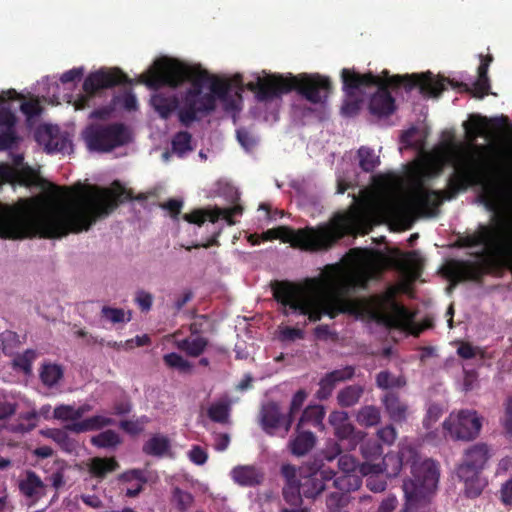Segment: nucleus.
Segmentation results:
<instances>
[{"instance_id": "obj_1", "label": "nucleus", "mask_w": 512, "mask_h": 512, "mask_svg": "<svg viewBox=\"0 0 512 512\" xmlns=\"http://www.w3.org/2000/svg\"><path fill=\"white\" fill-rule=\"evenodd\" d=\"M51 192L65 200L51 207L39 197L21 198L12 205L0 203V238L58 239L69 233L87 231L119 204L133 199L132 192L118 181H114L111 188L81 183L71 187L51 184Z\"/></svg>"}, {"instance_id": "obj_2", "label": "nucleus", "mask_w": 512, "mask_h": 512, "mask_svg": "<svg viewBox=\"0 0 512 512\" xmlns=\"http://www.w3.org/2000/svg\"><path fill=\"white\" fill-rule=\"evenodd\" d=\"M491 123L497 127L508 126L512 131V124H509L507 116L488 119L478 114L470 115L469 120L463 123V127L467 139L472 142L470 147L473 152L466 150L457 157L446 190H429L423 185L415 189L413 202L418 209L430 215L444 200H451L473 186L481 187L478 199L491 212H497L503 201L512 195V163L497 165L493 169V175L484 178L474 157V152L483 153L488 149V146H478L473 142L488 132Z\"/></svg>"}, {"instance_id": "obj_3", "label": "nucleus", "mask_w": 512, "mask_h": 512, "mask_svg": "<svg viewBox=\"0 0 512 512\" xmlns=\"http://www.w3.org/2000/svg\"><path fill=\"white\" fill-rule=\"evenodd\" d=\"M371 278L372 270L368 266L343 272L338 265H327L319 277L307 279L304 286L280 281L272 285V291L285 316L292 311L317 322L323 316L334 319L339 314L359 315L360 303L346 295L356 288L365 289Z\"/></svg>"}, {"instance_id": "obj_4", "label": "nucleus", "mask_w": 512, "mask_h": 512, "mask_svg": "<svg viewBox=\"0 0 512 512\" xmlns=\"http://www.w3.org/2000/svg\"><path fill=\"white\" fill-rule=\"evenodd\" d=\"M154 68L141 78V82L151 89L156 90L162 86L176 89L185 82L191 84L182 94V107L178 113L179 121L187 127L200 117L212 113L216 109L217 100L225 101L233 86L241 92L244 90L242 76L239 74L230 80L222 79L211 75L200 65L178 60H158Z\"/></svg>"}, {"instance_id": "obj_5", "label": "nucleus", "mask_w": 512, "mask_h": 512, "mask_svg": "<svg viewBox=\"0 0 512 512\" xmlns=\"http://www.w3.org/2000/svg\"><path fill=\"white\" fill-rule=\"evenodd\" d=\"M341 80L343 91L349 96H354L361 89L376 86L377 91L369 101V111L379 118L388 117L396 110L395 98L389 92V87L394 89L404 87L409 91L417 87L421 94L429 97H438L444 91V83L436 81L431 72L421 75L390 76L389 72L384 70L382 76H377L372 72L360 74L353 69L343 68Z\"/></svg>"}, {"instance_id": "obj_6", "label": "nucleus", "mask_w": 512, "mask_h": 512, "mask_svg": "<svg viewBox=\"0 0 512 512\" xmlns=\"http://www.w3.org/2000/svg\"><path fill=\"white\" fill-rule=\"evenodd\" d=\"M333 89L329 77L318 73H301L282 75L266 73L255 75L253 81L247 83V90L254 93L258 102H271L292 91L312 104L324 103Z\"/></svg>"}, {"instance_id": "obj_7", "label": "nucleus", "mask_w": 512, "mask_h": 512, "mask_svg": "<svg viewBox=\"0 0 512 512\" xmlns=\"http://www.w3.org/2000/svg\"><path fill=\"white\" fill-rule=\"evenodd\" d=\"M399 462L401 466H409L411 473V477L403 481L405 502L401 512H430L439 483V463L430 458L421 460L411 446L400 449Z\"/></svg>"}, {"instance_id": "obj_8", "label": "nucleus", "mask_w": 512, "mask_h": 512, "mask_svg": "<svg viewBox=\"0 0 512 512\" xmlns=\"http://www.w3.org/2000/svg\"><path fill=\"white\" fill-rule=\"evenodd\" d=\"M347 231L346 222L343 216H337L328 223L319 224L315 227L306 226L294 230L289 227L280 226L264 231L262 239L265 241L281 239L288 242L292 247L307 252L328 251L344 237Z\"/></svg>"}, {"instance_id": "obj_9", "label": "nucleus", "mask_w": 512, "mask_h": 512, "mask_svg": "<svg viewBox=\"0 0 512 512\" xmlns=\"http://www.w3.org/2000/svg\"><path fill=\"white\" fill-rule=\"evenodd\" d=\"M370 318L388 327L407 329L414 321V313L395 300V291L389 289L382 295L371 297L366 304Z\"/></svg>"}, {"instance_id": "obj_10", "label": "nucleus", "mask_w": 512, "mask_h": 512, "mask_svg": "<svg viewBox=\"0 0 512 512\" xmlns=\"http://www.w3.org/2000/svg\"><path fill=\"white\" fill-rule=\"evenodd\" d=\"M489 457L488 446L484 443L474 444L465 451L463 460L456 469V474L459 480L465 484L466 497L473 499L482 493L485 482L480 474Z\"/></svg>"}, {"instance_id": "obj_11", "label": "nucleus", "mask_w": 512, "mask_h": 512, "mask_svg": "<svg viewBox=\"0 0 512 512\" xmlns=\"http://www.w3.org/2000/svg\"><path fill=\"white\" fill-rule=\"evenodd\" d=\"M82 137L90 151L101 153L110 152L130 140L128 130L122 123H92L84 129Z\"/></svg>"}, {"instance_id": "obj_12", "label": "nucleus", "mask_w": 512, "mask_h": 512, "mask_svg": "<svg viewBox=\"0 0 512 512\" xmlns=\"http://www.w3.org/2000/svg\"><path fill=\"white\" fill-rule=\"evenodd\" d=\"M126 83H130V80L119 68H101L90 73L83 82L85 94L79 95L74 102L75 109L83 110L89 107L90 100L99 91Z\"/></svg>"}, {"instance_id": "obj_13", "label": "nucleus", "mask_w": 512, "mask_h": 512, "mask_svg": "<svg viewBox=\"0 0 512 512\" xmlns=\"http://www.w3.org/2000/svg\"><path fill=\"white\" fill-rule=\"evenodd\" d=\"M451 437L458 440H473L481 430L482 422L475 410H461L457 415L451 414L443 423Z\"/></svg>"}, {"instance_id": "obj_14", "label": "nucleus", "mask_w": 512, "mask_h": 512, "mask_svg": "<svg viewBox=\"0 0 512 512\" xmlns=\"http://www.w3.org/2000/svg\"><path fill=\"white\" fill-rule=\"evenodd\" d=\"M259 423L266 434L274 436L278 430L282 429L285 436L290 431L293 421L291 416L282 412L278 403L270 401L262 405Z\"/></svg>"}, {"instance_id": "obj_15", "label": "nucleus", "mask_w": 512, "mask_h": 512, "mask_svg": "<svg viewBox=\"0 0 512 512\" xmlns=\"http://www.w3.org/2000/svg\"><path fill=\"white\" fill-rule=\"evenodd\" d=\"M243 207L241 205H234L228 208L214 207L213 209H195L190 213L182 216L183 220L190 223L202 226L207 220L211 223H216L219 219H223L228 225H234L235 216L242 215Z\"/></svg>"}, {"instance_id": "obj_16", "label": "nucleus", "mask_w": 512, "mask_h": 512, "mask_svg": "<svg viewBox=\"0 0 512 512\" xmlns=\"http://www.w3.org/2000/svg\"><path fill=\"white\" fill-rule=\"evenodd\" d=\"M493 61L492 55L481 56V62L478 67V78L473 83V88L463 82H455L454 80L446 78H438L436 81H442L444 83V90H446V83L450 84L453 88L459 89L460 91L469 92L476 98H483L489 94L490 91V80L488 77V70L491 62Z\"/></svg>"}, {"instance_id": "obj_17", "label": "nucleus", "mask_w": 512, "mask_h": 512, "mask_svg": "<svg viewBox=\"0 0 512 512\" xmlns=\"http://www.w3.org/2000/svg\"><path fill=\"white\" fill-rule=\"evenodd\" d=\"M487 267L482 263L451 260L445 266V274L455 282L480 281L487 274Z\"/></svg>"}, {"instance_id": "obj_18", "label": "nucleus", "mask_w": 512, "mask_h": 512, "mask_svg": "<svg viewBox=\"0 0 512 512\" xmlns=\"http://www.w3.org/2000/svg\"><path fill=\"white\" fill-rule=\"evenodd\" d=\"M336 473L332 469L321 468L303 476L301 479V491L305 498L315 499L326 489V481H331Z\"/></svg>"}, {"instance_id": "obj_19", "label": "nucleus", "mask_w": 512, "mask_h": 512, "mask_svg": "<svg viewBox=\"0 0 512 512\" xmlns=\"http://www.w3.org/2000/svg\"><path fill=\"white\" fill-rule=\"evenodd\" d=\"M18 488L20 493L32 504L37 503L41 498L46 496V484L41 477L33 470H26L24 477L19 480Z\"/></svg>"}, {"instance_id": "obj_20", "label": "nucleus", "mask_w": 512, "mask_h": 512, "mask_svg": "<svg viewBox=\"0 0 512 512\" xmlns=\"http://www.w3.org/2000/svg\"><path fill=\"white\" fill-rule=\"evenodd\" d=\"M361 452L366 460L360 468V471L364 475L379 474L383 471V450L379 443L376 441H368L361 446Z\"/></svg>"}, {"instance_id": "obj_21", "label": "nucleus", "mask_w": 512, "mask_h": 512, "mask_svg": "<svg viewBox=\"0 0 512 512\" xmlns=\"http://www.w3.org/2000/svg\"><path fill=\"white\" fill-rule=\"evenodd\" d=\"M355 374V368L353 366H346L342 369H336L327 373L319 383V390L317 396L319 399H327L335 386L339 382L350 380Z\"/></svg>"}, {"instance_id": "obj_22", "label": "nucleus", "mask_w": 512, "mask_h": 512, "mask_svg": "<svg viewBox=\"0 0 512 512\" xmlns=\"http://www.w3.org/2000/svg\"><path fill=\"white\" fill-rule=\"evenodd\" d=\"M381 402L389 418L396 423H402L407 420L408 405L401 400L399 394L395 391H387L381 397Z\"/></svg>"}, {"instance_id": "obj_23", "label": "nucleus", "mask_w": 512, "mask_h": 512, "mask_svg": "<svg viewBox=\"0 0 512 512\" xmlns=\"http://www.w3.org/2000/svg\"><path fill=\"white\" fill-rule=\"evenodd\" d=\"M35 138L39 143L45 145L49 153L64 152L70 144L67 138L59 135L50 126L39 127L36 130Z\"/></svg>"}, {"instance_id": "obj_24", "label": "nucleus", "mask_w": 512, "mask_h": 512, "mask_svg": "<svg viewBox=\"0 0 512 512\" xmlns=\"http://www.w3.org/2000/svg\"><path fill=\"white\" fill-rule=\"evenodd\" d=\"M233 481L239 486L255 487L264 481V473L254 465H238L231 471Z\"/></svg>"}, {"instance_id": "obj_25", "label": "nucleus", "mask_w": 512, "mask_h": 512, "mask_svg": "<svg viewBox=\"0 0 512 512\" xmlns=\"http://www.w3.org/2000/svg\"><path fill=\"white\" fill-rule=\"evenodd\" d=\"M151 105L154 110L159 114V116L163 119H167L171 116V114L182 107L179 106V98L175 93L172 92H156L151 97Z\"/></svg>"}, {"instance_id": "obj_26", "label": "nucleus", "mask_w": 512, "mask_h": 512, "mask_svg": "<svg viewBox=\"0 0 512 512\" xmlns=\"http://www.w3.org/2000/svg\"><path fill=\"white\" fill-rule=\"evenodd\" d=\"M317 438L311 431L296 427V436L289 442V449L292 455L300 457L308 454L315 446Z\"/></svg>"}, {"instance_id": "obj_27", "label": "nucleus", "mask_w": 512, "mask_h": 512, "mask_svg": "<svg viewBox=\"0 0 512 512\" xmlns=\"http://www.w3.org/2000/svg\"><path fill=\"white\" fill-rule=\"evenodd\" d=\"M114 424H115V420L110 417H105L102 415H94V416L86 418L82 421L67 424L65 426V428L73 433L79 434V433L88 432V431L100 430L104 427L111 426Z\"/></svg>"}, {"instance_id": "obj_28", "label": "nucleus", "mask_w": 512, "mask_h": 512, "mask_svg": "<svg viewBox=\"0 0 512 512\" xmlns=\"http://www.w3.org/2000/svg\"><path fill=\"white\" fill-rule=\"evenodd\" d=\"M231 407L232 400L229 396H222L209 406L207 416L215 423L226 424L229 422Z\"/></svg>"}, {"instance_id": "obj_29", "label": "nucleus", "mask_w": 512, "mask_h": 512, "mask_svg": "<svg viewBox=\"0 0 512 512\" xmlns=\"http://www.w3.org/2000/svg\"><path fill=\"white\" fill-rule=\"evenodd\" d=\"M325 416V411L322 405H309L306 407L297 423V428L303 429L307 425L318 428L322 426V422Z\"/></svg>"}, {"instance_id": "obj_30", "label": "nucleus", "mask_w": 512, "mask_h": 512, "mask_svg": "<svg viewBox=\"0 0 512 512\" xmlns=\"http://www.w3.org/2000/svg\"><path fill=\"white\" fill-rule=\"evenodd\" d=\"M376 386L379 389L393 391V389H401L406 386L407 381L403 375H394L389 370H382L375 377Z\"/></svg>"}, {"instance_id": "obj_31", "label": "nucleus", "mask_w": 512, "mask_h": 512, "mask_svg": "<svg viewBox=\"0 0 512 512\" xmlns=\"http://www.w3.org/2000/svg\"><path fill=\"white\" fill-rule=\"evenodd\" d=\"M19 95L14 89H10L7 92H3L0 95V125L4 127H13L16 123V117L11 111L10 107L5 105L8 100L17 99Z\"/></svg>"}, {"instance_id": "obj_32", "label": "nucleus", "mask_w": 512, "mask_h": 512, "mask_svg": "<svg viewBox=\"0 0 512 512\" xmlns=\"http://www.w3.org/2000/svg\"><path fill=\"white\" fill-rule=\"evenodd\" d=\"M170 449V441L166 436L154 435L146 441L142 451L149 456L162 457Z\"/></svg>"}, {"instance_id": "obj_33", "label": "nucleus", "mask_w": 512, "mask_h": 512, "mask_svg": "<svg viewBox=\"0 0 512 512\" xmlns=\"http://www.w3.org/2000/svg\"><path fill=\"white\" fill-rule=\"evenodd\" d=\"M119 468V463L115 458L95 457L89 465L90 473L98 478H104L107 473L113 472Z\"/></svg>"}, {"instance_id": "obj_34", "label": "nucleus", "mask_w": 512, "mask_h": 512, "mask_svg": "<svg viewBox=\"0 0 512 512\" xmlns=\"http://www.w3.org/2000/svg\"><path fill=\"white\" fill-rule=\"evenodd\" d=\"M208 339L202 336L188 337L178 343L180 350L184 351L188 356H200L208 346Z\"/></svg>"}, {"instance_id": "obj_35", "label": "nucleus", "mask_w": 512, "mask_h": 512, "mask_svg": "<svg viewBox=\"0 0 512 512\" xmlns=\"http://www.w3.org/2000/svg\"><path fill=\"white\" fill-rule=\"evenodd\" d=\"M364 389L360 385H350L342 389L337 396V400L342 407H351L359 402Z\"/></svg>"}, {"instance_id": "obj_36", "label": "nucleus", "mask_w": 512, "mask_h": 512, "mask_svg": "<svg viewBox=\"0 0 512 512\" xmlns=\"http://www.w3.org/2000/svg\"><path fill=\"white\" fill-rule=\"evenodd\" d=\"M66 431H68L66 428L64 430L54 428L42 430L41 434L55 441L64 451L71 452L74 448V442Z\"/></svg>"}, {"instance_id": "obj_37", "label": "nucleus", "mask_w": 512, "mask_h": 512, "mask_svg": "<svg viewBox=\"0 0 512 512\" xmlns=\"http://www.w3.org/2000/svg\"><path fill=\"white\" fill-rule=\"evenodd\" d=\"M122 442L119 434L108 429L91 438L92 445L99 448H115Z\"/></svg>"}, {"instance_id": "obj_38", "label": "nucleus", "mask_w": 512, "mask_h": 512, "mask_svg": "<svg viewBox=\"0 0 512 512\" xmlns=\"http://www.w3.org/2000/svg\"><path fill=\"white\" fill-rule=\"evenodd\" d=\"M381 420L380 410L374 405L362 407L357 413V421L365 427H372L379 424Z\"/></svg>"}, {"instance_id": "obj_39", "label": "nucleus", "mask_w": 512, "mask_h": 512, "mask_svg": "<svg viewBox=\"0 0 512 512\" xmlns=\"http://www.w3.org/2000/svg\"><path fill=\"white\" fill-rule=\"evenodd\" d=\"M335 436L340 440H347L350 448H354L360 440V433L355 431L349 419L334 430Z\"/></svg>"}, {"instance_id": "obj_40", "label": "nucleus", "mask_w": 512, "mask_h": 512, "mask_svg": "<svg viewBox=\"0 0 512 512\" xmlns=\"http://www.w3.org/2000/svg\"><path fill=\"white\" fill-rule=\"evenodd\" d=\"M19 419L25 422L12 425L11 431L14 433L26 434L34 430L38 425V413L34 410L21 413Z\"/></svg>"}, {"instance_id": "obj_41", "label": "nucleus", "mask_w": 512, "mask_h": 512, "mask_svg": "<svg viewBox=\"0 0 512 512\" xmlns=\"http://www.w3.org/2000/svg\"><path fill=\"white\" fill-rule=\"evenodd\" d=\"M63 377V370L57 364H44L40 370V379L45 386L52 387Z\"/></svg>"}, {"instance_id": "obj_42", "label": "nucleus", "mask_w": 512, "mask_h": 512, "mask_svg": "<svg viewBox=\"0 0 512 512\" xmlns=\"http://www.w3.org/2000/svg\"><path fill=\"white\" fill-rule=\"evenodd\" d=\"M359 166L364 172H372L380 164L379 157L373 149L362 146L358 150Z\"/></svg>"}, {"instance_id": "obj_43", "label": "nucleus", "mask_w": 512, "mask_h": 512, "mask_svg": "<svg viewBox=\"0 0 512 512\" xmlns=\"http://www.w3.org/2000/svg\"><path fill=\"white\" fill-rule=\"evenodd\" d=\"M150 422V419L146 415H142L134 420H121L119 427L127 434L136 436L142 433L145 426Z\"/></svg>"}, {"instance_id": "obj_44", "label": "nucleus", "mask_w": 512, "mask_h": 512, "mask_svg": "<svg viewBox=\"0 0 512 512\" xmlns=\"http://www.w3.org/2000/svg\"><path fill=\"white\" fill-rule=\"evenodd\" d=\"M333 486L344 494L356 490L360 486V479L356 475L343 474L339 477L333 478Z\"/></svg>"}, {"instance_id": "obj_45", "label": "nucleus", "mask_w": 512, "mask_h": 512, "mask_svg": "<svg viewBox=\"0 0 512 512\" xmlns=\"http://www.w3.org/2000/svg\"><path fill=\"white\" fill-rule=\"evenodd\" d=\"M55 471L50 475L49 480L55 490H59L65 485V471L68 469V463L64 459L54 460Z\"/></svg>"}, {"instance_id": "obj_46", "label": "nucleus", "mask_w": 512, "mask_h": 512, "mask_svg": "<svg viewBox=\"0 0 512 512\" xmlns=\"http://www.w3.org/2000/svg\"><path fill=\"white\" fill-rule=\"evenodd\" d=\"M191 141L192 135L189 132L180 131L174 136L172 140V148L177 154L183 155L193 150Z\"/></svg>"}, {"instance_id": "obj_47", "label": "nucleus", "mask_w": 512, "mask_h": 512, "mask_svg": "<svg viewBox=\"0 0 512 512\" xmlns=\"http://www.w3.org/2000/svg\"><path fill=\"white\" fill-rule=\"evenodd\" d=\"M163 360L168 367L175 368L183 373L190 372L192 369L190 362L175 352L164 355Z\"/></svg>"}, {"instance_id": "obj_48", "label": "nucleus", "mask_w": 512, "mask_h": 512, "mask_svg": "<svg viewBox=\"0 0 512 512\" xmlns=\"http://www.w3.org/2000/svg\"><path fill=\"white\" fill-rule=\"evenodd\" d=\"M382 209L392 220H400L406 213V207L403 203L389 199L382 204Z\"/></svg>"}, {"instance_id": "obj_49", "label": "nucleus", "mask_w": 512, "mask_h": 512, "mask_svg": "<svg viewBox=\"0 0 512 512\" xmlns=\"http://www.w3.org/2000/svg\"><path fill=\"white\" fill-rule=\"evenodd\" d=\"M365 89H361L354 96L346 95V100L342 105V113L346 116H353L358 113L360 109V103L364 95Z\"/></svg>"}, {"instance_id": "obj_50", "label": "nucleus", "mask_w": 512, "mask_h": 512, "mask_svg": "<svg viewBox=\"0 0 512 512\" xmlns=\"http://www.w3.org/2000/svg\"><path fill=\"white\" fill-rule=\"evenodd\" d=\"M35 358H36L35 351L28 349L24 353L18 355L13 360V364L15 367L19 368L24 373L29 374L32 370V363Z\"/></svg>"}, {"instance_id": "obj_51", "label": "nucleus", "mask_w": 512, "mask_h": 512, "mask_svg": "<svg viewBox=\"0 0 512 512\" xmlns=\"http://www.w3.org/2000/svg\"><path fill=\"white\" fill-rule=\"evenodd\" d=\"M173 499L176 502L177 508L181 512H185L194 502L192 494L187 491H183L179 487H175L173 489Z\"/></svg>"}, {"instance_id": "obj_52", "label": "nucleus", "mask_w": 512, "mask_h": 512, "mask_svg": "<svg viewBox=\"0 0 512 512\" xmlns=\"http://www.w3.org/2000/svg\"><path fill=\"white\" fill-rule=\"evenodd\" d=\"M236 138L239 144L246 151H252L258 143L257 138L250 131L243 127L236 130Z\"/></svg>"}, {"instance_id": "obj_53", "label": "nucleus", "mask_w": 512, "mask_h": 512, "mask_svg": "<svg viewBox=\"0 0 512 512\" xmlns=\"http://www.w3.org/2000/svg\"><path fill=\"white\" fill-rule=\"evenodd\" d=\"M346 503L347 495L339 491L329 493L326 498V507L329 512L341 511L340 508L344 507Z\"/></svg>"}, {"instance_id": "obj_54", "label": "nucleus", "mask_w": 512, "mask_h": 512, "mask_svg": "<svg viewBox=\"0 0 512 512\" xmlns=\"http://www.w3.org/2000/svg\"><path fill=\"white\" fill-rule=\"evenodd\" d=\"M308 394L305 390L300 389L298 390L292 397L288 416H291V420L294 422L295 416L300 412Z\"/></svg>"}, {"instance_id": "obj_55", "label": "nucleus", "mask_w": 512, "mask_h": 512, "mask_svg": "<svg viewBox=\"0 0 512 512\" xmlns=\"http://www.w3.org/2000/svg\"><path fill=\"white\" fill-rule=\"evenodd\" d=\"M18 136L16 135L15 128L5 127L0 133V150L10 149L18 143Z\"/></svg>"}, {"instance_id": "obj_56", "label": "nucleus", "mask_w": 512, "mask_h": 512, "mask_svg": "<svg viewBox=\"0 0 512 512\" xmlns=\"http://www.w3.org/2000/svg\"><path fill=\"white\" fill-rule=\"evenodd\" d=\"M303 494L299 489H295V487H283L282 488V497L285 503L288 506L302 505L303 504Z\"/></svg>"}, {"instance_id": "obj_57", "label": "nucleus", "mask_w": 512, "mask_h": 512, "mask_svg": "<svg viewBox=\"0 0 512 512\" xmlns=\"http://www.w3.org/2000/svg\"><path fill=\"white\" fill-rule=\"evenodd\" d=\"M101 316L114 324L125 321V311L122 308L103 306L101 309Z\"/></svg>"}, {"instance_id": "obj_58", "label": "nucleus", "mask_w": 512, "mask_h": 512, "mask_svg": "<svg viewBox=\"0 0 512 512\" xmlns=\"http://www.w3.org/2000/svg\"><path fill=\"white\" fill-rule=\"evenodd\" d=\"M357 467V460L349 454H343L338 459V468L343 474L353 475L352 473L356 471Z\"/></svg>"}, {"instance_id": "obj_59", "label": "nucleus", "mask_w": 512, "mask_h": 512, "mask_svg": "<svg viewBox=\"0 0 512 512\" xmlns=\"http://www.w3.org/2000/svg\"><path fill=\"white\" fill-rule=\"evenodd\" d=\"M119 480L122 482H131L135 480L138 483L141 482V484H146L148 481L144 471L141 469H131L125 471L119 475Z\"/></svg>"}, {"instance_id": "obj_60", "label": "nucleus", "mask_w": 512, "mask_h": 512, "mask_svg": "<svg viewBox=\"0 0 512 512\" xmlns=\"http://www.w3.org/2000/svg\"><path fill=\"white\" fill-rule=\"evenodd\" d=\"M20 109L28 119L36 117L41 113V107L37 100L24 101L21 104Z\"/></svg>"}, {"instance_id": "obj_61", "label": "nucleus", "mask_w": 512, "mask_h": 512, "mask_svg": "<svg viewBox=\"0 0 512 512\" xmlns=\"http://www.w3.org/2000/svg\"><path fill=\"white\" fill-rule=\"evenodd\" d=\"M342 455V448L341 445L337 442H333L329 444L323 451H322V457L323 460L327 462H332L337 457H340Z\"/></svg>"}, {"instance_id": "obj_62", "label": "nucleus", "mask_w": 512, "mask_h": 512, "mask_svg": "<svg viewBox=\"0 0 512 512\" xmlns=\"http://www.w3.org/2000/svg\"><path fill=\"white\" fill-rule=\"evenodd\" d=\"M183 206V202L177 199H169L167 202L163 203L161 207L167 210L171 216V218L177 220L178 216L181 213V209Z\"/></svg>"}, {"instance_id": "obj_63", "label": "nucleus", "mask_w": 512, "mask_h": 512, "mask_svg": "<svg viewBox=\"0 0 512 512\" xmlns=\"http://www.w3.org/2000/svg\"><path fill=\"white\" fill-rule=\"evenodd\" d=\"M377 435L381 441L386 444H392L397 436L396 429L392 425H387L378 430Z\"/></svg>"}, {"instance_id": "obj_64", "label": "nucleus", "mask_w": 512, "mask_h": 512, "mask_svg": "<svg viewBox=\"0 0 512 512\" xmlns=\"http://www.w3.org/2000/svg\"><path fill=\"white\" fill-rule=\"evenodd\" d=\"M503 426L507 434L512 436V396L507 399L505 404Z\"/></svg>"}]
</instances>
